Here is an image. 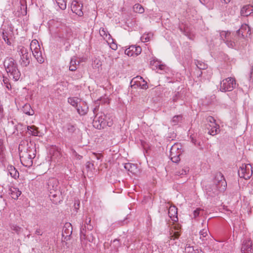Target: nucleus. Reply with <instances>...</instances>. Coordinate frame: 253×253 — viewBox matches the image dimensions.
Returning <instances> with one entry per match:
<instances>
[{"label":"nucleus","mask_w":253,"mask_h":253,"mask_svg":"<svg viewBox=\"0 0 253 253\" xmlns=\"http://www.w3.org/2000/svg\"><path fill=\"white\" fill-rule=\"evenodd\" d=\"M206 6L209 9H212L213 8L214 3L213 1L208 0L207 3L205 4Z\"/></svg>","instance_id":"nucleus-50"},{"label":"nucleus","mask_w":253,"mask_h":253,"mask_svg":"<svg viewBox=\"0 0 253 253\" xmlns=\"http://www.w3.org/2000/svg\"><path fill=\"white\" fill-rule=\"evenodd\" d=\"M172 100L173 102H177L180 101V104L182 105L183 103V96L181 92H177L175 93L172 97Z\"/></svg>","instance_id":"nucleus-29"},{"label":"nucleus","mask_w":253,"mask_h":253,"mask_svg":"<svg viewBox=\"0 0 253 253\" xmlns=\"http://www.w3.org/2000/svg\"><path fill=\"white\" fill-rule=\"evenodd\" d=\"M201 211H203V210L199 208H198L195 210L193 212L194 217L196 218L197 216L200 215V213Z\"/></svg>","instance_id":"nucleus-51"},{"label":"nucleus","mask_w":253,"mask_h":253,"mask_svg":"<svg viewBox=\"0 0 253 253\" xmlns=\"http://www.w3.org/2000/svg\"><path fill=\"white\" fill-rule=\"evenodd\" d=\"M92 156L97 160H100L102 157L101 154L93 153Z\"/></svg>","instance_id":"nucleus-53"},{"label":"nucleus","mask_w":253,"mask_h":253,"mask_svg":"<svg viewBox=\"0 0 253 253\" xmlns=\"http://www.w3.org/2000/svg\"><path fill=\"white\" fill-rule=\"evenodd\" d=\"M133 11L136 13H143L144 12L143 7L139 3H136L133 7Z\"/></svg>","instance_id":"nucleus-37"},{"label":"nucleus","mask_w":253,"mask_h":253,"mask_svg":"<svg viewBox=\"0 0 253 253\" xmlns=\"http://www.w3.org/2000/svg\"><path fill=\"white\" fill-rule=\"evenodd\" d=\"M9 194L12 199L16 200L21 194V192L17 188L11 187L9 189Z\"/></svg>","instance_id":"nucleus-21"},{"label":"nucleus","mask_w":253,"mask_h":253,"mask_svg":"<svg viewBox=\"0 0 253 253\" xmlns=\"http://www.w3.org/2000/svg\"><path fill=\"white\" fill-rule=\"evenodd\" d=\"M4 116L3 109L1 106L0 105V120Z\"/></svg>","instance_id":"nucleus-54"},{"label":"nucleus","mask_w":253,"mask_h":253,"mask_svg":"<svg viewBox=\"0 0 253 253\" xmlns=\"http://www.w3.org/2000/svg\"><path fill=\"white\" fill-rule=\"evenodd\" d=\"M231 0H221L222 3L227 4Z\"/></svg>","instance_id":"nucleus-62"},{"label":"nucleus","mask_w":253,"mask_h":253,"mask_svg":"<svg viewBox=\"0 0 253 253\" xmlns=\"http://www.w3.org/2000/svg\"><path fill=\"white\" fill-rule=\"evenodd\" d=\"M110 47L113 50H116L117 49V45L115 43L112 44Z\"/></svg>","instance_id":"nucleus-58"},{"label":"nucleus","mask_w":253,"mask_h":253,"mask_svg":"<svg viewBox=\"0 0 253 253\" xmlns=\"http://www.w3.org/2000/svg\"><path fill=\"white\" fill-rule=\"evenodd\" d=\"M125 54L128 56L138 55L141 52V48L139 46L131 45L125 50Z\"/></svg>","instance_id":"nucleus-12"},{"label":"nucleus","mask_w":253,"mask_h":253,"mask_svg":"<svg viewBox=\"0 0 253 253\" xmlns=\"http://www.w3.org/2000/svg\"><path fill=\"white\" fill-rule=\"evenodd\" d=\"M197 67L200 70H205L207 69L208 65L203 62L197 60L195 62Z\"/></svg>","instance_id":"nucleus-42"},{"label":"nucleus","mask_w":253,"mask_h":253,"mask_svg":"<svg viewBox=\"0 0 253 253\" xmlns=\"http://www.w3.org/2000/svg\"><path fill=\"white\" fill-rule=\"evenodd\" d=\"M252 7L250 5L244 6L241 10V14L243 16H248L253 12Z\"/></svg>","instance_id":"nucleus-24"},{"label":"nucleus","mask_w":253,"mask_h":253,"mask_svg":"<svg viewBox=\"0 0 253 253\" xmlns=\"http://www.w3.org/2000/svg\"><path fill=\"white\" fill-rule=\"evenodd\" d=\"M5 87L7 88L8 90H10L11 88V86L10 83H8L7 84H6L4 85Z\"/></svg>","instance_id":"nucleus-61"},{"label":"nucleus","mask_w":253,"mask_h":253,"mask_svg":"<svg viewBox=\"0 0 253 253\" xmlns=\"http://www.w3.org/2000/svg\"><path fill=\"white\" fill-rule=\"evenodd\" d=\"M189 171V168L188 167H184L182 168V169L179 171H177L176 172V175H185L187 174V172Z\"/></svg>","instance_id":"nucleus-45"},{"label":"nucleus","mask_w":253,"mask_h":253,"mask_svg":"<svg viewBox=\"0 0 253 253\" xmlns=\"http://www.w3.org/2000/svg\"><path fill=\"white\" fill-rule=\"evenodd\" d=\"M230 35V32L227 31H222L220 33V36L221 38L224 41H225L227 39H228Z\"/></svg>","instance_id":"nucleus-46"},{"label":"nucleus","mask_w":253,"mask_h":253,"mask_svg":"<svg viewBox=\"0 0 253 253\" xmlns=\"http://www.w3.org/2000/svg\"><path fill=\"white\" fill-rule=\"evenodd\" d=\"M83 4H81L76 0H74L71 3V8L73 12L79 16H82L84 13L82 11Z\"/></svg>","instance_id":"nucleus-13"},{"label":"nucleus","mask_w":253,"mask_h":253,"mask_svg":"<svg viewBox=\"0 0 253 253\" xmlns=\"http://www.w3.org/2000/svg\"><path fill=\"white\" fill-rule=\"evenodd\" d=\"M234 37L235 38L234 39L233 41L229 40V38L224 41L226 43L228 47L231 48L234 47L236 45V42H237V40H239L236 35Z\"/></svg>","instance_id":"nucleus-32"},{"label":"nucleus","mask_w":253,"mask_h":253,"mask_svg":"<svg viewBox=\"0 0 253 253\" xmlns=\"http://www.w3.org/2000/svg\"><path fill=\"white\" fill-rule=\"evenodd\" d=\"M207 126V128L209 130L208 133L214 136L217 134L219 131V126L218 125L216 124V126Z\"/></svg>","instance_id":"nucleus-27"},{"label":"nucleus","mask_w":253,"mask_h":253,"mask_svg":"<svg viewBox=\"0 0 253 253\" xmlns=\"http://www.w3.org/2000/svg\"><path fill=\"white\" fill-rule=\"evenodd\" d=\"M253 241L251 238L245 240L243 241L241 252L242 253H253Z\"/></svg>","instance_id":"nucleus-11"},{"label":"nucleus","mask_w":253,"mask_h":253,"mask_svg":"<svg viewBox=\"0 0 253 253\" xmlns=\"http://www.w3.org/2000/svg\"><path fill=\"white\" fill-rule=\"evenodd\" d=\"M153 35L151 33L144 34L141 37V40L142 42H148L150 41L153 38Z\"/></svg>","instance_id":"nucleus-38"},{"label":"nucleus","mask_w":253,"mask_h":253,"mask_svg":"<svg viewBox=\"0 0 253 253\" xmlns=\"http://www.w3.org/2000/svg\"><path fill=\"white\" fill-rule=\"evenodd\" d=\"M87 239L86 240H88L89 242H92L93 241V237L91 234H90V236L89 237L88 235H86Z\"/></svg>","instance_id":"nucleus-60"},{"label":"nucleus","mask_w":253,"mask_h":253,"mask_svg":"<svg viewBox=\"0 0 253 253\" xmlns=\"http://www.w3.org/2000/svg\"><path fill=\"white\" fill-rule=\"evenodd\" d=\"M52 191H53L50 192L49 197L51 200H52L54 204H57L60 201L59 199H56L57 197V193H59V192L56 191V192H54L55 193H53Z\"/></svg>","instance_id":"nucleus-36"},{"label":"nucleus","mask_w":253,"mask_h":253,"mask_svg":"<svg viewBox=\"0 0 253 253\" xmlns=\"http://www.w3.org/2000/svg\"><path fill=\"white\" fill-rule=\"evenodd\" d=\"M169 216L174 222H177L178 220L177 217V209L175 206H170L168 211Z\"/></svg>","instance_id":"nucleus-17"},{"label":"nucleus","mask_w":253,"mask_h":253,"mask_svg":"<svg viewBox=\"0 0 253 253\" xmlns=\"http://www.w3.org/2000/svg\"><path fill=\"white\" fill-rule=\"evenodd\" d=\"M167 69V67L165 65L162 64L161 63L160 64V66H159V67L157 69V72L159 73L160 74L163 73V71H165Z\"/></svg>","instance_id":"nucleus-48"},{"label":"nucleus","mask_w":253,"mask_h":253,"mask_svg":"<svg viewBox=\"0 0 253 253\" xmlns=\"http://www.w3.org/2000/svg\"><path fill=\"white\" fill-rule=\"evenodd\" d=\"M42 233L40 229H37L35 231V234L38 235H42Z\"/></svg>","instance_id":"nucleus-57"},{"label":"nucleus","mask_w":253,"mask_h":253,"mask_svg":"<svg viewBox=\"0 0 253 253\" xmlns=\"http://www.w3.org/2000/svg\"><path fill=\"white\" fill-rule=\"evenodd\" d=\"M27 14V6L24 4H20L18 7L16 12L15 11V15L17 17L26 15Z\"/></svg>","instance_id":"nucleus-20"},{"label":"nucleus","mask_w":253,"mask_h":253,"mask_svg":"<svg viewBox=\"0 0 253 253\" xmlns=\"http://www.w3.org/2000/svg\"><path fill=\"white\" fill-rule=\"evenodd\" d=\"M181 153V151L179 150L177 145H174L171 146L169 155L171 160L174 163L178 162L180 161L179 156Z\"/></svg>","instance_id":"nucleus-10"},{"label":"nucleus","mask_w":253,"mask_h":253,"mask_svg":"<svg viewBox=\"0 0 253 253\" xmlns=\"http://www.w3.org/2000/svg\"><path fill=\"white\" fill-rule=\"evenodd\" d=\"M10 228L11 230L15 231L17 235H19L23 231V229L16 224H10Z\"/></svg>","instance_id":"nucleus-35"},{"label":"nucleus","mask_w":253,"mask_h":253,"mask_svg":"<svg viewBox=\"0 0 253 253\" xmlns=\"http://www.w3.org/2000/svg\"><path fill=\"white\" fill-rule=\"evenodd\" d=\"M80 62L77 60L76 57H73L71 58L70 62L69 70L71 71H75L77 69V66H79Z\"/></svg>","instance_id":"nucleus-23"},{"label":"nucleus","mask_w":253,"mask_h":253,"mask_svg":"<svg viewBox=\"0 0 253 253\" xmlns=\"http://www.w3.org/2000/svg\"><path fill=\"white\" fill-rule=\"evenodd\" d=\"M227 187V183L223 175L221 172L215 174L212 183L205 186V191L208 198L217 196L220 192L224 191Z\"/></svg>","instance_id":"nucleus-1"},{"label":"nucleus","mask_w":253,"mask_h":253,"mask_svg":"<svg viewBox=\"0 0 253 253\" xmlns=\"http://www.w3.org/2000/svg\"><path fill=\"white\" fill-rule=\"evenodd\" d=\"M56 2L60 9L64 10L66 8V2L64 0H56Z\"/></svg>","instance_id":"nucleus-43"},{"label":"nucleus","mask_w":253,"mask_h":253,"mask_svg":"<svg viewBox=\"0 0 253 253\" xmlns=\"http://www.w3.org/2000/svg\"><path fill=\"white\" fill-rule=\"evenodd\" d=\"M113 245L114 246H115V247H117L119 246V240H117V239H115L113 241Z\"/></svg>","instance_id":"nucleus-55"},{"label":"nucleus","mask_w":253,"mask_h":253,"mask_svg":"<svg viewBox=\"0 0 253 253\" xmlns=\"http://www.w3.org/2000/svg\"><path fill=\"white\" fill-rule=\"evenodd\" d=\"M28 130L30 134H31L34 136H39V131L38 130V127L35 126H28L27 127Z\"/></svg>","instance_id":"nucleus-30"},{"label":"nucleus","mask_w":253,"mask_h":253,"mask_svg":"<svg viewBox=\"0 0 253 253\" xmlns=\"http://www.w3.org/2000/svg\"><path fill=\"white\" fill-rule=\"evenodd\" d=\"M175 238H178L179 236V234L178 232H175L174 234Z\"/></svg>","instance_id":"nucleus-64"},{"label":"nucleus","mask_w":253,"mask_h":253,"mask_svg":"<svg viewBox=\"0 0 253 253\" xmlns=\"http://www.w3.org/2000/svg\"><path fill=\"white\" fill-rule=\"evenodd\" d=\"M183 116L181 115H175L173 117L171 122L173 125H176L182 120Z\"/></svg>","instance_id":"nucleus-34"},{"label":"nucleus","mask_w":253,"mask_h":253,"mask_svg":"<svg viewBox=\"0 0 253 253\" xmlns=\"http://www.w3.org/2000/svg\"><path fill=\"white\" fill-rule=\"evenodd\" d=\"M68 102L73 107L77 108L78 103L81 102V100L76 97H69L68 98Z\"/></svg>","instance_id":"nucleus-31"},{"label":"nucleus","mask_w":253,"mask_h":253,"mask_svg":"<svg viewBox=\"0 0 253 253\" xmlns=\"http://www.w3.org/2000/svg\"><path fill=\"white\" fill-rule=\"evenodd\" d=\"M77 110L80 115H85L87 114L88 111V107L87 103L84 101L80 102L79 106L77 107Z\"/></svg>","instance_id":"nucleus-16"},{"label":"nucleus","mask_w":253,"mask_h":253,"mask_svg":"<svg viewBox=\"0 0 253 253\" xmlns=\"http://www.w3.org/2000/svg\"><path fill=\"white\" fill-rule=\"evenodd\" d=\"M253 174L252 166L250 164H243L240 166L238 170V175L241 178H244L245 179L250 178Z\"/></svg>","instance_id":"nucleus-8"},{"label":"nucleus","mask_w":253,"mask_h":253,"mask_svg":"<svg viewBox=\"0 0 253 253\" xmlns=\"http://www.w3.org/2000/svg\"><path fill=\"white\" fill-rule=\"evenodd\" d=\"M75 130L76 127L74 125L71 124H68L67 125V131L69 133H73V132H75Z\"/></svg>","instance_id":"nucleus-49"},{"label":"nucleus","mask_w":253,"mask_h":253,"mask_svg":"<svg viewBox=\"0 0 253 253\" xmlns=\"http://www.w3.org/2000/svg\"><path fill=\"white\" fill-rule=\"evenodd\" d=\"M72 36L71 30L67 27H64L59 30L58 36L63 40H68Z\"/></svg>","instance_id":"nucleus-14"},{"label":"nucleus","mask_w":253,"mask_h":253,"mask_svg":"<svg viewBox=\"0 0 253 253\" xmlns=\"http://www.w3.org/2000/svg\"><path fill=\"white\" fill-rule=\"evenodd\" d=\"M23 112L29 116H32L34 114V110L31 108V107L29 104H25L22 108Z\"/></svg>","instance_id":"nucleus-28"},{"label":"nucleus","mask_w":253,"mask_h":253,"mask_svg":"<svg viewBox=\"0 0 253 253\" xmlns=\"http://www.w3.org/2000/svg\"><path fill=\"white\" fill-rule=\"evenodd\" d=\"M91 218L90 217L86 218L85 224L88 231H91L93 229V226L90 224Z\"/></svg>","instance_id":"nucleus-47"},{"label":"nucleus","mask_w":253,"mask_h":253,"mask_svg":"<svg viewBox=\"0 0 253 253\" xmlns=\"http://www.w3.org/2000/svg\"><path fill=\"white\" fill-rule=\"evenodd\" d=\"M17 52L20 56L19 62L22 67H27L30 64L31 54L29 53L27 48L24 46H19Z\"/></svg>","instance_id":"nucleus-5"},{"label":"nucleus","mask_w":253,"mask_h":253,"mask_svg":"<svg viewBox=\"0 0 253 253\" xmlns=\"http://www.w3.org/2000/svg\"><path fill=\"white\" fill-rule=\"evenodd\" d=\"M46 185L48 191L56 192L58 190V181L56 179L51 178L48 179Z\"/></svg>","instance_id":"nucleus-15"},{"label":"nucleus","mask_w":253,"mask_h":253,"mask_svg":"<svg viewBox=\"0 0 253 253\" xmlns=\"http://www.w3.org/2000/svg\"><path fill=\"white\" fill-rule=\"evenodd\" d=\"M236 86V80L233 78H227L220 83V90L222 92L232 91Z\"/></svg>","instance_id":"nucleus-7"},{"label":"nucleus","mask_w":253,"mask_h":253,"mask_svg":"<svg viewBox=\"0 0 253 253\" xmlns=\"http://www.w3.org/2000/svg\"><path fill=\"white\" fill-rule=\"evenodd\" d=\"M207 121L209 123V124L207 125V126H213L215 127L214 126H216V125L217 124L215 123V119L211 116L208 117L207 118Z\"/></svg>","instance_id":"nucleus-41"},{"label":"nucleus","mask_w":253,"mask_h":253,"mask_svg":"<svg viewBox=\"0 0 253 253\" xmlns=\"http://www.w3.org/2000/svg\"><path fill=\"white\" fill-rule=\"evenodd\" d=\"M204 226V228L200 231V238L202 240H207V237L208 236L209 230L208 228V224L206 222L202 223Z\"/></svg>","instance_id":"nucleus-22"},{"label":"nucleus","mask_w":253,"mask_h":253,"mask_svg":"<svg viewBox=\"0 0 253 253\" xmlns=\"http://www.w3.org/2000/svg\"><path fill=\"white\" fill-rule=\"evenodd\" d=\"M161 61L158 60L157 59H153L150 61V66L153 70H157L160 66Z\"/></svg>","instance_id":"nucleus-33"},{"label":"nucleus","mask_w":253,"mask_h":253,"mask_svg":"<svg viewBox=\"0 0 253 253\" xmlns=\"http://www.w3.org/2000/svg\"><path fill=\"white\" fill-rule=\"evenodd\" d=\"M93 126L98 129L105 128L106 126H111L113 124V119L104 113H97L92 122Z\"/></svg>","instance_id":"nucleus-3"},{"label":"nucleus","mask_w":253,"mask_h":253,"mask_svg":"<svg viewBox=\"0 0 253 253\" xmlns=\"http://www.w3.org/2000/svg\"><path fill=\"white\" fill-rule=\"evenodd\" d=\"M99 34L101 37L104 39L107 38L108 37V39L111 37V35L108 33L107 29L104 28H101L99 30Z\"/></svg>","instance_id":"nucleus-40"},{"label":"nucleus","mask_w":253,"mask_h":253,"mask_svg":"<svg viewBox=\"0 0 253 253\" xmlns=\"http://www.w3.org/2000/svg\"><path fill=\"white\" fill-rule=\"evenodd\" d=\"M190 138H191V142L195 145H197V142L198 141V140L197 139L196 137L195 136H191Z\"/></svg>","instance_id":"nucleus-52"},{"label":"nucleus","mask_w":253,"mask_h":253,"mask_svg":"<svg viewBox=\"0 0 253 253\" xmlns=\"http://www.w3.org/2000/svg\"><path fill=\"white\" fill-rule=\"evenodd\" d=\"M30 49L32 52L34 57L37 61L40 64L43 63L44 58L42 55L41 47L37 40H32L30 44Z\"/></svg>","instance_id":"nucleus-6"},{"label":"nucleus","mask_w":253,"mask_h":253,"mask_svg":"<svg viewBox=\"0 0 253 253\" xmlns=\"http://www.w3.org/2000/svg\"><path fill=\"white\" fill-rule=\"evenodd\" d=\"M2 39L3 40L6 42V43L8 45H10L11 44L10 42L9 41L8 39V32L5 31V30H3L2 32Z\"/></svg>","instance_id":"nucleus-44"},{"label":"nucleus","mask_w":253,"mask_h":253,"mask_svg":"<svg viewBox=\"0 0 253 253\" xmlns=\"http://www.w3.org/2000/svg\"><path fill=\"white\" fill-rule=\"evenodd\" d=\"M124 168L132 174H135L137 171V165L132 163H126L125 164Z\"/></svg>","instance_id":"nucleus-25"},{"label":"nucleus","mask_w":253,"mask_h":253,"mask_svg":"<svg viewBox=\"0 0 253 253\" xmlns=\"http://www.w3.org/2000/svg\"><path fill=\"white\" fill-rule=\"evenodd\" d=\"M250 78L251 79H253V66L252 67V71L250 73Z\"/></svg>","instance_id":"nucleus-63"},{"label":"nucleus","mask_w":253,"mask_h":253,"mask_svg":"<svg viewBox=\"0 0 253 253\" xmlns=\"http://www.w3.org/2000/svg\"><path fill=\"white\" fill-rule=\"evenodd\" d=\"M20 144L18 150L21 164L26 167H30L33 165V159L36 157V149L29 147L26 151L21 149Z\"/></svg>","instance_id":"nucleus-2"},{"label":"nucleus","mask_w":253,"mask_h":253,"mask_svg":"<svg viewBox=\"0 0 253 253\" xmlns=\"http://www.w3.org/2000/svg\"><path fill=\"white\" fill-rule=\"evenodd\" d=\"M193 251L192 252V253H202V250L200 249H195L194 250L193 248L192 249Z\"/></svg>","instance_id":"nucleus-56"},{"label":"nucleus","mask_w":253,"mask_h":253,"mask_svg":"<svg viewBox=\"0 0 253 253\" xmlns=\"http://www.w3.org/2000/svg\"><path fill=\"white\" fill-rule=\"evenodd\" d=\"M137 80L135 81L136 84L140 87L142 89H146L148 86L147 82L140 76H137L135 78Z\"/></svg>","instance_id":"nucleus-19"},{"label":"nucleus","mask_w":253,"mask_h":253,"mask_svg":"<svg viewBox=\"0 0 253 253\" xmlns=\"http://www.w3.org/2000/svg\"><path fill=\"white\" fill-rule=\"evenodd\" d=\"M3 82L4 85H5L6 84L9 83V80L7 78H4V77H3Z\"/></svg>","instance_id":"nucleus-59"},{"label":"nucleus","mask_w":253,"mask_h":253,"mask_svg":"<svg viewBox=\"0 0 253 253\" xmlns=\"http://www.w3.org/2000/svg\"><path fill=\"white\" fill-rule=\"evenodd\" d=\"M87 228L85 225L84 226H82L80 229V238L81 239H87L86 237V232H87Z\"/></svg>","instance_id":"nucleus-39"},{"label":"nucleus","mask_w":253,"mask_h":253,"mask_svg":"<svg viewBox=\"0 0 253 253\" xmlns=\"http://www.w3.org/2000/svg\"><path fill=\"white\" fill-rule=\"evenodd\" d=\"M8 170L11 176L14 179H16L19 177V172L17 169L12 165L9 166L7 167Z\"/></svg>","instance_id":"nucleus-26"},{"label":"nucleus","mask_w":253,"mask_h":253,"mask_svg":"<svg viewBox=\"0 0 253 253\" xmlns=\"http://www.w3.org/2000/svg\"><path fill=\"white\" fill-rule=\"evenodd\" d=\"M4 66L7 74L12 77L15 81L19 79L21 73L14 59L10 57L6 58L4 61Z\"/></svg>","instance_id":"nucleus-4"},{"label":"nucleus","mask_w":253,"mask_h":253,"mask_svg":"<svg viewBox=\"0 0 253 253\" xmlns=\"http://www.w3.org/2000/svg\"><path fill=\"white\" fill-rule=\"evenodd\" d=\"M251 34L250 27L247 24H243L241 28L236 31V35L239 39H245L248 35Z\"/></svg>","instance_id":"nucleus-9"},{"label":"nucleus","mask_w":253,"mask_h":253,"mask_svg":"<svg viewBox=\"0 0 253 253\" xmlns=\"http://www.w3.org/2000/svg\"><path fill=\"white\" fill-rule=\"evenodd\" d=\"M72 226L70 223H66L62 230V236L65 237L70 236L72 233Z\"/></svg>","instance_id":"nucleus-18"}]
</instances>
